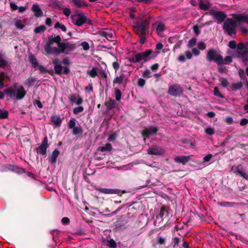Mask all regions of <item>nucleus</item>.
<instances>
[{
    "instance_id": "nucleus-61",
    "label": "nucleus",
    "mask_w": 248,
    "mask_h": 248,
    "mask_svg": "<svg viewBox=\"0 0 248 248\" xmlns=\"http://www.w3.org/2000/svg\"><path fill=\"white\" fill-rule=\"evenodd\" d=\"M81 46L84 50H88L90 48L89 45L87 42H83L81 43Z\"/></svg>"
},
{
    "instance_id": "nucleus-20",
    "label": "nucleus",
    "mask_w": 248,
    "mask_h": 248,
    "mask_svg": "<svg viewBox=\"0 0 248 248\" xmlns=\"http://www.w3.org/2000/svg\"><path fill=\"white\" fill-rule=\"evenodd\" d=\"M235 21L238 22H244L248 24V15H237L235 17Z\"/></svg>"
},
{
    "instance_id": "nucleus-11",
    "label": "nucleus",
    "mask_w": 248,
    "mask_h": 248,
    "mask_svg": "<svg viewBox=\"0 0 248 248\" xmlns=\"http://www.w3.org/2000/svg\"><path fill=\"white\" fill-rule=\"evenodd\" d=\"M168 92L171 95L174 96H179L183 93V89L179 85L174 84L169 87Z\"/></svg>"
},
{
    "instance_id": "nucleus-22",
    "label": "nucleus",
    "mask_w": 248,
    "mask_h": 248,
    "mask_svg": "<svg viewBox=\"0 0 248 248\" xmlns=\"http://www.w3.org/2000/svg\"><path fill=\"white\" fill-rule=\"evenodd\" d=\"M32 10L34 13V15L36 17H40L43 15V12L37 4H33L32 7Z\"/></svg>"
},
{
    "instance_id": "nucleus-15",
    "label": "nucleus",
    "mask_w": 248,
    "mask_h": 248,
    "mask_svg": "<svg viewBox=\"0 0 248 248\" xmlns=\"http://www.w3.org/2000/svg\"><path fill=\"white\" fill-rule=\"evenodd\" d=\"M237 57L241 58L245 65H247L248 62V49H245L243 51H237Z\"/></svg>"
},
{
    "instance_id": "nucleus-50",
    "label": "nucleus",
    "mask_w": 248,
    "mask_h": 248,
    "mask_svg": "<svg viewBox=\"0 0 248 248\" xmlns=\"http://www.w3.org/2000/svg\"><path fill=\"white\" fill-rule=\"evenodd\" d=\"M237 51H243L245 49H248L246 48V45L243 43H240L237 45Z\"/></svg>"
},
{
    "instance_id": "nucleus-52",
    "label": "nucleus",
    "mask_w": 248,
    "mask_h": 248,
    "mask_svg": "<svg viewBox=\"0 0 248 248\" xmlns=\"http://www.w3.org/2000/svg\"><path fill=\"white\" fill-rule=\"evenodd\" d=\"M142 76L146 78L151 77V73L148 69H146L142 73Z\"/></svg>"
},
{
    "instance_id": "nucleus-8",
    "label": "nucleus",
    "mask_w": 248,
    "mask_h": 248,
    "mask_svg": "<svg viewBox=\"0 0 248 248\" xmlns=\"http://www.w3.org/2000/svg\"><path fill=\"white\" fill-rule=\"evenodd\" d=\"M61 47L60 54L65 53L66 54H70L76 48L74 44L67 41H62Z\"/></svg>"
},
{
    "instance_id": "nucleus-1",
    "label": "nucleus",
    "mask_w": 248,
    "mask_h": 248,
    "mask_svg": "<svg viewBox=\"0 0 248 248\" xmlns=\"http://www.w3.org/2000/svg\"><path fill=\"white\" fill-rule=\"evenodd\" d=\"M62 43L60 35L52 34L48 37V40L44 46V50L48 55H58L60 54Z\"/></svg>"
},
{
    "instance_id": "nucleus-17",
    "label": "nucleus",
    "mask_w": 248,
    "mask_h": 248,
    "mask_svg": "<svg viewBox=\"0 0 248 248\" xmlns=\"http://www.w3.org/2000/svg\"><path fill=\"white\" fill-rule=\"evenodd\" d=\"M53 63L54 64V70L56 73L60 74L62 71L61 62L58 59H56L53 61Z\"/></svg>"
},
{
    "instance_id": "nucleus-57",
    "label": "nucleus",
    "mask_w": 248,
    "mask_h": 248,
    "mask_svg": "<svg viewBox=\"0 0 248 248\" xmlns=\"http://www.w3.org/2000/svg\"><path fill=\"white\" fill-rule=\"evenodd\" d=\"M205 132L209 135H212L215 133V130L213 128L208 127L205 129Z\"/></svg>"
},
{
    "instance_id": "nucleus-32",
    "label": "nucleus",
    "mask_w": 248,
    "mask_h": 248,
    "mask_svg": "<svg viewBox=\"0 0 248 248\" xmlns=\"http://www.w3.org/2000/svg\"><path fill=\"white\" fill-rule=\"evenodd\" d=\"M157 215L160 216V217L164 219L168 217V211L164 208H161Z\"/></svg>"
},
{
    "instance_id": "nucleus-58",
    "label": "nucleus",
    "mask_w": 248,
    "mask_h": 248,
    "mask_svg": "<svg viewBox=\"0 0 248 248\" xmlns=\"http://www.w3.org/2000/svg\"><path fill=\"white\" fill-rule=\"evenodd\" d=\"M75 120L74 119H71L68 123V126L69 128L73 129L76 127Z\"/></svg>"
},
{
    "instance_id": "nucleus-40",
    "label": "nucleus",
    "mask_w": 248,
    "mask_h": 248,
    "mask_svg": "<svg viewBox=\"0 0 248 248\" xmlns=\"http://www.w3.org/2000/svg\"><path fill=\"white\" fill-rule=\"evenodd\" d=\"M82 129L80 126H76L73 128V134L74 135H77L79 134L82 133Z\"/></svg>"
},
{
    "instance_id": "nucleus-54",
    "label": "nucleus",
    "mask_w": 248,
    "mask_h": 248,
    "mask_svg": "<svg viewBox=\"0 0 248 248\" xmlns=\"http://www.w3.org/2000/svg\"><path fill=\"white\" fill-rule=\"evenodd\" d=\"M1 76H0V89H2L4 87V83H3V80H4V76L5 75L4 72H1L0 73Z\"/></svg>"
},
{
    "instance_id": "nucleus-45",
    "label": "nucleus",
    "mask_w": 248,
    "mask_h": 248,
    "mask_svg": "<svg viewBox=\"0 0 248 248\" xmlns=\"http://www.w3.org/2000/svg\"><path fill=\"white\" fill-rule=\"evenodd\" d=\"M165 29V26L163 24L160 23H159L156 27V31L158 33H161Z\"/></svg>"
},
{
    "instance_id": "nucleus-2",
    "label": "nucleus",
    "mask_w": 248,
    "mask_h": 248,
    "mask_svg": "<svg viewBox=\"0 0 248 248\" xmlns=\"http://www.w3.org/2000/svg\"><path fill=\"white\" fill-rule=\"evenodd\" d=\"M6 93L11 98L21 100L25 96L26 91L23 86L15 83L6 90Z\"/></svg>"
},
{
    "instance_id": "nucleus-42",
    "label": "nucleus",
    "mask_w": 248,
    "mask_h": 248,
    "mask_svg": "<svg viewBox=\"0 0 248 248\" xmlns=\"http://www.w3.org/2000/svg\"><path fill=\"white\" fill-rule=\"evenodd\" d=\"M238 174L245 179H248V174L247 173L246 170L242 168V167L240 169L239 172H238Z\"/></svg>"
},
{
    "instance_id": "nucleus-9",
    "label": "nucleus",
    "mask_w": 248,
    "mask_h": 248,
    "mask_svg": "<svg viewBox=\"0 0 248 248\" xmlns=\"http://www.w3.org/2000/svg\"><path fill=\"white\" fill-rule=\"evenodd\" d=\"M147 153L151 155H161L165 153V150L162 147L155 145L149 147Z\"/></svg>"
},
{
    "instance_id": "nucleus-51",
    "label": "nucleus",
    "mask_w": 248,
    "mask_h": 248,
    "mask_svg": "<svg viewBox=\"0 0 248 248\" xmlns=\"http://www.w3.org/2000/svg\"><path fill=\"white\" fill-rule=\"evenodd\" d=\"M49 5L52 7L55 8L57 7H60L61 5V3L59 1H56L53 0L50 3Z\"/></svg>"
},
{
    "instance_id": "nucleus-36",
    "label": "nucleus",
    "mask_w": 248,
    "mask_h": 248,
    "mask_svg": "<svg viewBox=\"0 0 248 248\" xmlns=\"http://www.w3.org/2000/svg\"><path fill=\"white\" fill-rule=\"evenodd\" d=\"M124 79V76L123 75H121L119 77H116L113 80V84H120L123 83Z\"/></svg>"
},
{
    "instance_id": "nucleus-56",
    "label": "nucleus",
    "mask_w": 248,
    "mask_h": 248,
    "mask_svg": "<svg viewBox=\"0 0 248 248\" xmlns=\"http://www.w3.org/2000/svg\"><path fill=\"white\" fill-rule=\"evenodd\" d=\"M30 62L32 64L34 67H36L38 65V62L36 59L33 56H31L29 57Z\"/></svg>"
},
{
    "instance_id": "nucleus-25",
    "label": "nucleus",
    "mask_w": 248,
    "mask_h": 248,
    "mask_svg": "<svg viewBox=\"0 0 248 248\" xmlns=\"http://www.w3.org/2000/svg\"><path fill=\"white\" fill-rule=\"evenodd\" d=\"M7 168L8 170L16 172L17 173H21L23 171V170L18 167L16 165H7Z\"/></svg>"
},
{
    "instance_id": "nucleus-29",
    "label": "nucleus",
    "mask_w": 248,
    "mask_h": 248,
    "mask_svg": "<svg viewBox=\"0 0 248 248\" xmlns=\"http://www.w3.org/2000/svg\"><path fill=\"white\" fill-rule=\"evenodd\" d=\"M243 87V84L242 82L239 81L237 83H233L232 84L231 88L232 90L236 91L240 90Z\"/></svg>"
},
{
    "instance_id": "nucleus-63",
    "label": "nucleus",
    "mask_w": 248,
    "mask_h": 248,
    "mask_svg": "<svg viewBox=\"0 0 248 248\" xmlns=\"http://www.w3.org/2000/svg\"><path fill=\"white\" fill-rule=\"evenodd\" d=\"M63 13L65 16L68 17L71 14V10L68 8H65L63 9Z\"/></svg>"
},
{
    "instance_id": "nucleus-23",
    "label": "nucleus",
    "mask_w": 248,
    "mask_h": 248,
    "mask_svg": "<svg viewBox=\"0 0 248 248\" xmlns=\"http://www.w3.org/2000/svg\"><path fill=\"white\" fill-rule=\"evenodd\" d=\"M189 157L186 156H178L175 157L174 160L179 163L185 164L189 160Z\"/></svg>"
},
{
    "instance_id": "nucleus-33",
    "label": "nucleus",
    "mask_w": 248,
    "mask_h": 248,
    "mask_svg": "<svg viewBox=\"0 0 248 248\" xmlns=\"http://www.w3.org/2000/svg\"><path fill=\"white\" fill-rule=\"evenodd\" d=\"M218 204L222 207H233L235 205H237V203L228 202H223L218 203Z\"/></svg>"
},
{
    "instance_id": "nucleus-48",
    "label": "nucleus",
    "mask_w": 248,
    "mask_h": 248,
    "mask_svg": "<svg viewBox=\"0 0 248 248\" xmlns=\"http://www.w3.org/2000/svg\"><path fill=\"white\" fill-rule=\"evenodd\" d=\"M214 94L216 96L224 98V96L220 93L217 87H215L214 89Z\"/></svg>"
},
{
    "instance_id": "nucleus-7",
    "label": "nucleus",
    "mask_w": 248,
    "mask_h": 248,
    "mask_svg": "<svg viewBox=\"0 0 248 248\" xmlns=\"http://www.w3.org/2000/svg\"><path fill=\"white\" fill-rule=\"evenodd\" d=\"M150 19L151 17H148L137 22L136 27L141 34L144 35L146 34V30L149 28Z\"/></svg>"
},
{
    "instance_id": "nucleus-30",
    "label": "nucleus",
    "mask_w": 248,
    "mask_h": 248,
    "mask_svg": "<svg viewBox=\"0 0 248 248\" xmlns=\"http://www.w3.org/2000/svg\"><path fill=\"white\" fill-rule=\"evenodd\" d=\"M112 146L111 144L109 143H106L105 146L100 147L99 148V150L102 152L105 151L109 152L112 150Z\"/></svg>"
},
{
    "instance_id": "nucleus-39",
    "label": "nucleus",
    "mask_w": 248,
    "mask_h": 248,
    "mask_svg": "<svg viewBox=\"0 0 248 248\" xmlns=\"http://www.w3.org/2000/svg\"><path fill=\"white\" fill-rule=\"evenodd\" d=\"M197 43V39L195 37L191 38L188 42L187 47L188 48H192Z\"/></svg>"
},
{
    "instance_id": "nucleus-26",
    "label": "nucleus",
    "mask_w": 248,
    "mask_h": 248,
    "mask_svg": "<svg viewBox=\"0 0 248 248\" xmlns=\"http://www.w3.org/2000/svg\"><path fill=\"white\" fill-rule=\"evenodd\" d=\"M60 154V152L57 149H55L51 155L50 162L51 163H55L57 161V158Z\"/></svg>"
},
{
    "instance_id": "nucleus-55",
    "label": "nucleus",
    "mask_w": 248,
    "mask_h": 248,
    "mask_svg": "<svg viewBox=\"0 0 248 248\" xmlns=\"http://www.w3.org/2000/svg\"><path fill=\"white\" fill-rule=\"evenodd\" d=\"M8 65V63L6 61L2 59L0 54V67L3 68L6 67Z\"/></svg>"
},
{
    "instance_id": "nucleus-18",
    "label": "nucleus",
    "mask_w": 248,
    "mask_h": 248,
    "mask_svg": "<svg viewBox=\"0 0 248 248\" xmlns=\"http://www.w3.org/2000/svg\"><path fill=\"white\" fill-rule=\"evenodd\" d=\"M199 7L201 9L206 11L211 7V4L208 0H201L200 1Z\"/></svg>"
},
{
    "instance_id": "nucleus-6",
    "label": "nucleus",
    "mask_w": 248,
    "mask_h": 248,
    "mask_svg": "<svg viewBox=\"0 0 248 248\" xmlns=\"http://www.w3.org/2000/svg\"><path fill=\"white\" fill-rule=\"evenodd\" d=\"M206 59L209 62L215 61L218 65L222 64L223 62V57L214 49H210L208 51Z\"/></svg>"
},
{
    "instance_id": "nucleus-43",
    "label": "nucleus",
    "mask_w": 248,
    "mask_h": 248,
    "mask_svg": "<svg viewBox=\"0 0 248 248\" xmlns=\"http://www.w3.org/2000/svg\"><path fill=\"white\" fill-rule=\"evenodd\" d=\"M241 168H242L241 165H238L237 166H233L231 168V171H232L235 174L238 175V172H239Z\"/></svg>"
},
{
    "instance_id": "nucleus-44",
    "label": "nucleus",
    "mask_w": 248,
    "mask_h": 248,
    "mask_svg": "<svg viewBox=\"0 0 248 248\" xmlns=\"http://www.w3.org/2000/svg\"><path fill=\"white\" fill-rule=\"evenodd\" d=\"M46 27L45 26H40L36 27L34 29V32L36 33H39L44 32L46 30Z\"/></svg>"
},
{
    "instance_id": "nucleus-13",
    "label": "nucleus",
    "mask_w": 248,
    "mask_h": 248,
    "mask_svg": "<svg viewBox=\"0 0 248 248\" xmlns=\"http://www.w3.org/2000/svg\"><path fill=\"white\" fill-rule=\"evenodd\" d=\"M158 129L155 126H149L144 129L142 132V135L145 138H149L151 136H154L156 134Z\"/></svg>"
},
{
    "instance_id": "nucleus-4",
    "label": "nucleus",
    "mask_w": 248,
    "mask_h": 248,
    "mask_svg": "<svg viewBox=\"0 0 248 248\" xmlns=\"http://www.w3.org/2000/svg\"><path fill=\"white\" fill-rule=\"evenodd\" d=\"M72 22L78 27H81L83 24L87 23L89 25L92 24V20L87 18L84 14H76L71 17Z\"/></svg>"
},
{
    "instance_id": "nucleus-10",
    "label": "nucleus",
    "mask_w": 248,
    "mask_h": 248,
    "mask_svg": "<svg viewBox=\"0 0 248 248\" xmlns=\"http://www.w3.org/2000/svg\"><path fill=\"white\" fill-rule=\"evenodd\" d=\"M48 139L46 137L44 139L41 144L36 148V150L37 154L43 155H46V153L47 148L48 147Z\"/></svg>"
},
{
    "instance_id": "nucleus-37",
    "label": "nucleus",
    "mask_w": 248,
    "mask_h": 248,
    "mask_svg": "<svg viewBox=\"0 0 248 248\" xmlns=\"http://www.w3.org/2000/svg\"><path fill=\"white\" fill-rule=\"evenodd\" d=\"M87 74L92 78L95 77L97 75L96 68L93 67L91 70H88Z\"/></svg>"
},
{
    "instance_id": "nucleus-27",
    "label": "nucleus",
    "mask_w": 248,
    "mask_h": 248,
    "mask_svg": "<svg viewBox=\"0 0 248 248\" xmlns=\"http://www.w3.org/2000/svg\"><path fill=\"white\" fill-rule=\"evenodd\" d=\"M51 121L56 126H59L62 123V120L60 117L57 115L52 116Z\"/></svg>"
},
{
    "instance_id": "nucleus-35",
    "label": "nucleus",
    "mask_w": 248,
    "mask_h": 248,
    "mask_svg": "<svg viewBox=\"0 0 248 248\" xmlns=\"http://www.w3.org/2000/svg\"><path fill=\"white\" fill-rule=\"evenodd\" d=\"M164 219L161 217H160L158 215L156 216V218L154 222V225L155 226L159 227L162 225L161 223L163 221Z\"/></svg>"
},
{
    "instance_id": "nucleus-31",
    "label": "nucleus",
    "mask_w": 248,
    "mask_h": 248,
    "mask_svg": "<svg viewBox=\"0 0 248 248\" xmlns=\"http://www.w3.org/2000/svg\"><path fill=\"white\" fill-rule=\"evenodd\" d=\"M116 103L115 100L110 99L107 103V108L108 109H111L116 107Z\"/></svg>"
},
{
    "instance_id": "nucleus-60",
    "label": "nucleus",
    "mask_w": 248,
    "mask_h": 248,
    "mask_svg": "<svg viewBox=\"0 0 248 248\" xmlns=\"http://www.w3.org/2000/svg\"><path fill=\"white\" fill-rule=\"evenodd\" d=\"M228 46L232 49H234L237 47L236 43L235 41H231L229 42Z\"/></svg>"
},
{
    "instance_id": "nucleus-19",
    "label": "nucleus",
    "mask_w": 248,
    "mask_h": 248,
    "mask_svg": "<svg viewBox=\"0 0 248 248\" xmlns=\"http://www.w3.org/2000/svg\"><path fill=\"white\" fill-rule=\"evenodd\" d=\"M70 101L75 103L76 104L79 105L82 103L83 100L78 95H77L76 94H73L70 97Z\"/></svg>"
},
{
    "instance_id": "nucleus-41",
    "label": "nucleus",
    "mask_w": 248,
    "mask_h": 248,
    "mask_svg": "<svg viewBox=\"0 0 248 248\" xmlns=\"http://www.w3.org/2000/svg\"><path fill=\"white\" fill-rule=\"evenodd\" d=\"M8 111L0 108V119H5L8 116Z\"/></svg>"
},
{
    "instance_id": "nucleus-49",
    "label": "nucleus",
    "mask_w": 248,
    "mask_h": 248,
    "mask_svg": "<svg viewBox=\"0 0 248 248\" xmlns=\"http://www.w3.org/2000/svg\"><path fill=\"white\" fill-rule=\"evenodd\" d=\"M222 61H223V62L222 63V64H228L232 62V58L231 56H227L225 57L224 59L223 58Z\"/></svg>"
},
{
    "instance_id": "nucleus-21",
    "label": "nucleus",
    "mask_w": 248,
    "mask_h": 248,
    "mask_svg": "<svg viewBox=\"0 0 248 248\" xmlns=\"http://www.w3.org/2000/svg\"><path fill=\"white\" fill-rule=\"evenodd\" d=\"M13 22L17 29H22L25 27V21L17 18H14Z\"/></svg>"
},
{
    "instance_id": "nucleus-3",
    "label": "nucleus",
    "mask_w": 248,
    "mask_h": 248,
    "mask_svg": "<svg viewBox=\"0 0 248 248\" xmlns=\"http://www.w3.org/2000/svg\"><path fill=\"white\" fill-rule=\"evenodd\" d=\"M153 51L151 49H146L144 51L139 52L133 57L128 58V61L130 62L138 63L140 61H143V62L149 61L151 59V55Z\"/></svg>"
},
{
    "instance_id": "nucleus-64",
    "label": "nucleus",
    "mask_w": 248,
    "mask_h": 248,
    "mask_svg": "<svg viewBox=\"0 0 248 248\" xmlns=\"http://www.w3.org/2000/svg\"><path fill=\"white\" fill-rule=\"evenodd\" d=\"M117 138V135L115 133L111 134L108 138V140L109 141H114Z\"/></svg>"
},
{
    "instance_id": "nucleus-38",
    "label": "nucleus",
    "mask_w": 248,
    "mask_h": 248,
    "mask_svg": "<svg viewBox=\"0 0 248 248\" xmlns=\"http://www.w3.org/2000/svg\"><path fill=\"white\" fill-rule=\"evenodd\" d=\"M54 28L55 29H60L64 32H65L67 30V28L65 25L62 24L58 22L55 24Z\"/></svg>"
},
{
    "instance_id": "nucleus-14",
    "label": "nucleus",
    "mask_w": 248,
    "mask_h": 248,
    "mask_svg": "<svg viewBox=\"0 0 248 248\" xmlns=\"http://www.w3.org/2000/svg\"><path fill=\"white\" fill-rule=\"evenodd\" d=\"M114 34V31L111 30L104 29L99 32L100 36L105 37L109 41H111Z\"/></svg>"
},
{
    "instance_id": "nucleus-46",
    "label": "nucleus",
    "mask_w": 248,
    "mask_h": 248,
    "mask_svg": "<svg viewBox=\"0 0 248 248\" xmlns=\"http://www.w3.org/2000/svg\"><path fill=\"white\" fill-rule=\"evenodd\" d=\"M115 99L116 101H120L121 98L122 93L119 89H116L115 91Z\"/></svg>"
},
{
    "instance_id": "nucleus-16",
    "label": "nucleus",
    "mask_w": 248,
    "mask_h": 248,
    "mask_svg": "<svg viewBox=\"0 0 248 248\" xmlns=\"http://www.w3.org/2000/svg\"><path fill=\"white\" fill-rule=\"evenodd\" d=\"M97 190L100 193L105 194H118L120 193V190L118 189L99 188Z\"/></svg>"
},
{
    "instance_id": "nucleus-34",
    "label": "nucleus",
    "mask_w": 248,
    "mask_h": 248,
    "mask_svg": "<svg viewBox=\"0 0 248 248\" xmlns=\"http://www.w3.org/2000/svg\"><path fill=\"white\" fill-rule=\"evenodd\" d=\"M36 81V78H33V77H30L26 80V84L29 87H32L34 85Z\"/></svg>"
},
{
    "instance_id": "nucleus-47",
    "label": "nucleus",
    "mask_w": 248,
    "mask_h": 248,
    "mask_svg": "<svg viewBox=\"0 0 248 248\" xmlns=\"http://www.w3.org/2000/svg\"><path fill=\"white\" fill-rule=\"evenodd\" d=\"M219 81L220 82V85L224 88L227 87L229 85L228 80L225 78H220Z\"/></svg>"
},
{
    "instance_id": "nucleus-24",
    "label": "nucleus",
    "mask_w": 248,
    "mask_h": 248,
    "mask_svg": "<svg viewBox=\"0 0 248 248\" xmlns=\"http://www.w3.org/2000/svg\"><path fill=\"white\" fill-rule=\"evenodd\" d=\"M103 243L109 248H116L117 246L115 241L112 239L105 240L103 241Z\"/></svg>"
},
{
    "instance_id": "nucleus-5",
    "label": "nucleus",
    "mask_w": 248,
    "mask_h": 248,
    "mask_svg": "<svg viewBox=\"0 0 248 248\" xmlns=\"http://www.w3.org/2000/svg\"><path fill=\"white\" fill-rule=\"evenodd\" d=\"M236 22L232 18H228L224 22L223 29L229 35L236 33Z\"/></svg>"
},
{
    "instance_id": "nucleus-59",
    "label": "nucleus",
    "mask_w": 248,
    "mask_h": 248,
    "mask_svg": "<svg viewBox=\"0 0 248 248\" xmlns=\"http://www.w3.org/2000/svg\"><path fill=\"white\" fill-rule=\"evenodd\" d=\"M198 47L200 50H204L206 48L205 44L203 42H200L198 43Z\"/></svg>"
},
{
    "instance_id": "nucleus-53",
    "label": "nucleus",
    "mask_w": 248,
    "mask_h": 248,
    "mask_svg": "<svg viewBox=\"0 0 248 248\" xmlns=\"http://www.w3.org/2000/svg\"><path fill=\"white\" fill-rule=\"evenodd\" d=\"M84 110V108L82 106H79L78 107H76L73 109V112L74 114H78V113L81 112Z\"/></svg>"
},
{
    "instance_id": "nucleus-62",
    "label": "nucleus",
    "mask_w": 248,
    "mask_h": 248,
    "mask_svg": "<svg viewBox=\"0 0 248 248\" xmlns=\"http://www.w3.org/2000/svg\"><path fill=\"white\" fill-rule=\"evenodd\" d=\"M145 80L143 78H140L139 80H138V85L140 87H142L144 86L145 84Z\"/></svg>"
},
{
    "instance_id": "nucleus-12",
    "label": "nucleus",
    "mask_w": 248,
    "mask_h": 248,
    "mask_svg": "<svg viewBox=\"0 0 248 248\" xmlns=\"http://www.w3.org/2000/svg\"><path fill=\"white\" fill-rule=\"evenodd\" d=\"M211 15L213 16L214 19L218 21V23L223 22L227 17L225 12L223 11L213 10L211 12Z\"/></svg>"
},
{
    "instance_id": "nucleus-28",
    "label": "nucleus",
    "mask_w": 248,
    "mask_h": 248,
    "mask_svg": "<svg viewBox=\"0 0 248 248\" xmlns=\"http://www.w3.org/2000/svg\"><path fill=\"white\" fill-rule=\"evenodd\" d=\"M72 2L74 4L75 6L77 7H81L87 6L86 3L82 0H72Z\"/></svg>"
}]
</instances>
